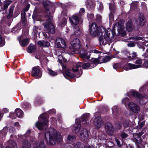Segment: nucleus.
<instances>
[{
	"label": "nucleus",
	"mask_w": 148,
	"mask_h": 148,
	"mask_svg": "<svg viewBox=\"0 0 148 148\" xmlns=\"http://www.w3.org/2000/svg\"><path fill=\"white\" fill-rule=\"evenodd\" d=\"M101 29L99 27L98 28L97 24L95 23H92L90 27L89 31L90 34L93 36H96L98 35H101V36L99 38V41L100 44L101 45H105L107 44H110L113 39L112 36H110V34L109 32H105L103 36L101 35L102 33L100 31Z\"/></svg>",
	"instance_id": "nucleus-1"
},
{
	"label": "nucleus",
	"mask_w": 148,
	"mask_h": 148,
	"mask_svg": "<svg viewBox=\"0 0 148 148\" xmlns=\"http://www.w3.org/2000/svg\"><path fill=\"white\" fill-rule=\"evenodd\" d=\"M45 136L47 141L49 139V144L52 145L55 144L56 142L60 143L62 140L60 133L53 128H49L45 133Z\"/></svg>",
	"instance_id": "nucleus-2"
},
{
	"label": "nucleus",
	"mask_w": 148,
	"mask_h": 148,
	"mask_svg": "<svg viewBox=\"0 0 148 148\" xmlns=\"http://www.w3.org/2000/svg\"><path fill=\"white\" fill-rule=\"evenodd\" d=\"M32 146L34 148L36 146V148H45V145L42 141L39 142L36 144H35V141L34 140H29V141L27 140H25L23 141V148H30Z\"/></svg>",
	"instance_id": "nucleus-3"
},
{
	"label": "nucleus",
	"mask_w": 148,
	"mask_h": 148,
	"mask_svg": "<svg viewBox=\"0 0 148 148\" xmlns=\"http://www.w3.org/2000/svg\"><path fill=\"white\" fill-rule=\"evenodd\" d=\"M48 119L45 117L44 115H41L39 117L38 121L35 125L39 130L45 129L47 127Z\"/></svg>",
	"instance_id": "nucleus-4"
},
{
	"label": "nucleus",
	"mask_w": 148,
	"mask_h": 148,
	"mask_svg": "<svg viewBox=\"0 0 148 148\" xmlns=\"http://www.w3.org/2000/svg\"><path fill=\"white\" fill-rule=\"evenodd\" d=\"M69 19L70 22L73 27H74V26H75L74 30L75 34L76 35H78L80 34V30L78 27L77 26L79 22V18L77 14H74L71 17H69Z\"/></svg>",
	"instance_id": "nucleus-5"
},
{
	"label": "nucleus",
	"mask_w": 148,
	"mask_h": 148,
	"mask_svg": "<svg viewBox=\"0 0 148 148\" xmlns=\"http://www.w3.org/2000/svg\"><path fill=\"white\" fill-rule=\"evenodd\" d=\"M46 19L48 18V20L46 21L47 25L45 26V28L47 31V32L48 34H53L55 32V29L53 24L51 22L52 21V16H47L45 17Z\"/></svg>",
	"instance_id": "nucleus-6"
},
{
	"label": "nucleus",
	"mask_w": 148,
	"mask_h": 148,
	"mask_svg": "<svg viewBox=\"0 0 148 148\" xmlns=\"http://www.w3.org/2000/svg\"><path fill=\"white\" fill-rule=\"evenodd\" d=\"M71 45L73 49V52L70 53L72 54L74 53H78L79 52V49L81 47V45L79 40L77 38L74 39L71 42Z\"/></svg>",
	"instance_id": "nucleus-7"
},
{
	"label": "nucleus",
	"mask_w": 148,
	"mask_h": 148,
	"mask_svg": "<svg viewBox=\"0 0 148 148\" xmlns=\"http://www.w3.org/2000/svg\"><path fill=\"white\" fill-rule=\"evenodd\" d=\"M80 126L79 120L78 119L76 121V125L75 126L73 132L77 135L79 134L81 136H82L84 133L85 134H88V132L86 129L83 128L80 129L79 128Z\"/></svg>",
	"instance_id": "nucleus-8"
},
{
	"label": "nucleus",
	"mask_w": 148,
	"mask_h": 148,
	"mask_svg": "<svg viewBox=\"0 0 148 148\" xmlns=\"http://www.w3.org/2000/svg\"><path fill=\"white\" fill-rule=\"evenodd\" d=\"M128 107L134 113H137L140 112V107L133 103H130L128 104Z\"/></svg>",
	"instance_id": "nucleus-9"
},
{
	"label": "nucleus",
	"mask_w": 148,
	"mask_h": 148,
	"mask_svg": "<svg viewBox=\"0 0 148 148\" xmlns=\"http://www.w3.org/2000/svg\"><path fill=\"white\" fill-rule=\"evenodd\" d=\"M56 46L57 47H61L64 49L66 47V43L63 39L58 38L56 39Z\"/></svg>",
	"instance_id": "nucleus-10"
},
{
	"label": "nucleus",
	"mask_w": 148,
	"mask_h": 148,
	"mask_svg": "<svg viewBox=\"0 0 148 148\" xmlns=\"http://www.w3.org/2000/svg\"><path fill=\"white\" fill-rule=\"evenodd\" d=\"M94 124L97 127L99 128L103 125L102 119L100 116H97L95 119L93 121Z\"/></svg>",
	"instance_id": "nucleus-11"
},
{
	"label": "nucleus",
	"mask_w": 148,
	"mask_h": 148,
	"mask_svg": "<svg viewBox=\"0 0 148 148\" xmlns=\"http://www.w3.org/2000/svg\"><path fill=\"white\" fill-rule=\"evenodd\" d=\"M64 50H58L57 53L58 55V61L60 63H62L63 62H65L66 60L64 58L62 55V54H64Z\"/></svg>",
	"instance_id": "nucleus-12"
},
{
	"label": "nucleus",
	"mask_w": 148,
	"mask_h": 148,
	"mask_svg": "<svg viewBox=\"0 0 148 148\" xmlns=\"http://www.w3.org/2000/svg\"><path fill=\"white\" fill-rule=\"evenodd\" d=\"M107 133L109 135H112L113 134L114 128L112 125L110 123H107L105 125Z\"/></svg>",
	"instance_id": "nucleus-13"
},
{
	"label": "nucleus",
	"mask_w": 148,
	"mask_h": 148,
	"mask_svg": "<svg viewBox=\"0 0 148 148\" xmlns=\"http://www.w3.org/2000/svg\"><path fill=\"white\" fill-rule=\"evenodd\" d=\"M42 73L40 71V68L39 66L34 67L32 70V75L34 76H36L39 75V77L41 76Z\"/></svg>",
	"instance_id": "nucleus-14"
},
{
	"label": "nucleus",
	"mask_w": 148,
	"mask_h": 148,
	"mask_svg": "<svg viewBox=\"0 0 148 148\" xmlns=\"http://www.w3.org/2000/svg\"><path fill=\"white\" fill-rule=\"evenodd\" d=\"M143 134V132H141V133H135L134 134L133 136L134 138V141L135 142L139 143L141 141V136Z\"/></svg>",
	"instance_id": "nucleus-15"
},
{
	"label": "nucleus",
	"mask_w": 148,
	"mask_h": 148,
	"mask_svg": "<svg viewBox=\"0 0 148 148\" xmlns=\"http://www.w3.org/2000/svg\"><path fill=\"white\" fill-rule=\"evenodd\" d=\"M80 56L83 59H88L90 58V54H88L85 50H82L80 52Z\"/></svg>",
	"instance_id": "nucleus-16"
},
{
	"label": "nucleus",
	"mask_w": 148,
	"mask_h": 148,
	"mask_svg": "<svg viewBox=\"0 0 148 148\" xmlns=\"http://www.w3.org/2000/svg\"><path fill=\"white\" fill-rule=\"evenodd\" d=\"M138 20L140 25L141 26L144 25L145 21L144 15L143 13H141L140 14L139 16Z\"/></svg>",
	"instance_id": "nucleus-17"
},
{
	"label": "nucleus",
	"mask_w": 148,
	"mask_h": 148,
	"mask_svg": "<svg viewBox=\"0 0 148 148\" xmlns=\"http://www.w3.org/2000/svg\"><path fill=\"white\" fill-rule=\"evenodd\" d=\"M111 58L109 56H101L99 57V63H106L109 61Z\"/></svg>",
	"instance_id": "nucleus-18"
},
{
	"label": "nucleus",
	"mask_w": 148,
	"mask_h": 148,
	"mask_svg": "<svg viewBox=\"0 0 148 148\" xmlns=\"http://www.w3.org/2000/svg\"><path fill=\"white\" fill-rule=\"evenodd\" d=\"M140 67V65H136L130 63L128 64L125 66L126 70H131Z\"/></svg>",
	"instance_id": "nucleus-19"
},
{
	"label": "nucleus",
	"mask_w": 148,
	"mask_h": 148,
	"mask_svg": "<svg viewBox=\"0 0 148 148\" xmlns=\"http://www.w3.org/2000/svg\"><path fill=\"white\" fill-rule=\"evenodd\" d=\"M82 63L81 62L74 63L73 64L72 70L73 72H76L79 70V68H80Z\"/></svg>",
	"instance_id": "nucleus-20"
},
{
	"label": "nucleus",
	"mask_w": 148,
	"mask_h": 148,
	"mask_svg": "<svg viewBox=\"0 0 148 148\" xmlns=\"http://www.w3.org/2000/svg\"><path fill=\"white\" fill-rule=\"evenodd\" d=\"M81 66H82V67L83 69H86L88 68L90 69L92 68L95 66L96 64H95L94 66V65L92 63H91L90 64L88 63H85L83 64H82Z\"/></svg>",
	"instance_id": "nucleus-21"
},
{
	"label": "nucleus",
	"mask_w": 148,
	"mask_h": 148,
	"mask_svg": "<svg viewBox=\"0 0 148 148\" xmlns=\"http://www.w3.org/2000/svg\"><path fill=\"white\" fill-rule=\"evenodd\" d=\"M12 0H6L3 3V8L4 10H6L8 6L12 3Z\"/></svg>",
	"instance_id": "nucleus-22"
},
{
	"label": "nucleus",
	"mask_w": 148,
	"mask_h": 148,
	"mask_svg": "<svg viewBox=\"0 0 148 148\" xmlns=\"http://www.w3.org/2000/svg\"><path fill=\"white\" fill-rule=\"evenodd\" d=\"M15 112L18 117L21 118L23 116V112L21 109L19 108L16 109L15 110Z\"/></svg>",
	"instance_id": "nucleus-23"
},
{
	"label": "nucleus",
	"mask_w": 148,
	"mask_h": 148,
	"mask_svg": "<svg viewBox=\"0 0 148 148\" xmlns=\"http://www.w3.org/2000/svg\"><path fill=\"white\" fill-rule=\"evenodd\" d=\"M87 7L88 8L92 9L94 8L95 5V3L91 0H88L87 3Z\"/></svg>",
	"instance_id": "nucleus-24"
},
{
	"label": "nucleus",
	"mask_w": 148,
	"mask_h": 148,
	"mask_svg": "<svg viewBox=\"0 0 148 148\" xmlns=\"http://www.w3.org/2000/svg\"><path fill=\"white\" fill-rule=\"evenodd\" d=\"M126 25L127 30L129 32L131 31L132 29L131 21H128Z\"/></svg>",
	"instance_id": "nucleus-25"
},
{
	"label": "nucleus",
	"mask_w": 148,
	"mask_h": 148,
	"mask_svg": "<svg viewBox=\"0 0 148 148\" xmlns=\"http://www.w3.org/2000/svg\"><path fill=\"white\" fill-rule=\"evenodd\" d=\"M35 50V46L32 44H30L28 47L27 52L29 53H32L34 52Z\"/></svg>",
	"instance_id": "nucleus-26"
},
{
	"label": "nucleus",
	"mask_w": 148,
	"mask_h": 148,
	"mask_svg": "<svg viewBox=\"0 0 148 148\" xmlns=\"http://www.w3.org/2000/svg\"><path fill=\"white\" fill-rule=\"evenodd\" d=\"M29 38H26L23 40L21 44V46L23 47L26 46L29 43Z\"/></svg>",
	"instance_id": "nucleus-27"
},
{
	"label": "nucleus",
	"mask_w": 148,
	"mask_h": 148,
	"mask_svg": "<svg viewBox=\"0 0 148 148\" xmlns=\"http://www.w3.org/2000/svg\"><path fill=\"white\" fill-rule=\"evenodd\" d=\"M37 11V10L36 8L34 11L32 17L34 20H36V19L39 16V14L38 13Z\"/></svg>",
	"instance_id": "nucleus-28"
},
{
	"label": "nucleus",
	"mask_w": 148,
	"mask_h": 148,
	"mask_svg": "<svg viewBox=\"0 0 148 148\" xmlns=\"http://www.w3.org/2000/svg\"><path fill=\"white\" fill-rule=\"evenodd\" d=\"M137 56V54L136 53L134 52L132 54H131L130 56H128V58L130 60H133Z\"/></svg>",
	"instance_id": "nucleus-29"
},
{
	"label": "nucleus",
	"mask_w": 148,
	"mask_h": 148,
	"mask_svg": "<svg viewBox=\"0 0 148 148\" xmlns=\"http://www.w3.org/2000/svg\"><path fill=\"white\" fill-rule=\"evenodd\" d=\"M13 10L14 8L13 7H11L10 8L9 14L7 16L8 19H9L12 17L13 13Z\"/></svg>",
	"instance_id": "nucleus-30"
},
{
	"label": "nucleus",
	"mask_w": 148,
	"mask_h": 148,
	"mask_svg": "<svg viewBox=\"0 0 148 148\" xmlns=\"http://www.w3.org/2000/svg\"><path fill=\"white\" fill-rule=\"evenodd\" d=\"M123 29L122 27H120L119 29H118V30L119 33L122 34V36H124L126 35V33Z\"/></svg>",
	"instance_id": "nucleus-31"
},
{
	"label": "nucleus",
	"mask_w": 148,
	"mask_h": 148,
	"mask_svg": "<svg viewBox=\"0 0 148 148\" xmlns=\"http://www.w3.org/2000/svg\"><path fill=\"white\" fill-rule=\"evenodd\" d=\"M48 73L51 76H54L57 75V73L56 72L51 70V69H48Z\"/></svg>",
	"instance_id": "nucleus-32"
},
{
	"label": "nucleus",
	"mask_w": 148,
	"mask_h": 148,
	"mask_svg": "<svg viewBox=\"0 0 148 148\" xmlns=\"http://www.w3.org/2000/svg\"><path fill=\"white\" fill-rule=\"evenodd\" d=\"M132 95L134 97H136L140 98H143V97L140 94L138 93L137 92H133L132 93Z\"/></svg>",
	"instance_id": "nucleus-33"
},
{
	"label": "nucleus",
	"mask_w": 148,
	"mask_h": 148,
	"mask_svg": "<svg viewBox=\"0 0 148 148\" xmlns=\"http://www.w3.org/2000/svg\"><path fill=\"white\" fill-rule=\"evenodd\" d=\"M21 17L22 21L23 23H25L26 22V19L25 17V13H22L21 14Z\"/></svg>",
	"instance_id": "nucleus-34"
},
{
	"label": "nucleus",
	"mask_w": 148,
	"mask_h": 148,
	"mask_svg": "<svg viewBox=\"0 0 148 148\" xmlns=\"http://www.w3.org/2000/svg\"><path fill=\"white\" fill-rule=\"evenodd\" d=\"M89 116V114L87 113L86 114H85L82 116V118L84 120V121H86L88 119Z\"/></svg>",
	"instance_id": "nucleus-35"
},
{
	"label": "nucleus",
	"mask_w": 148,
	"mask_h": 148,
	"mask_svg": "<svg viewBox=\"0 0 148 148\" xmlns=\"http://www.w3.org/2000/svg\"><path fill=\"white\" fill-rule=\"evenodd\" d=\"M75 136H71L70 135H69L67 137V140L68 141H70L75 139Z\"/></svg>",
	"instance_id": "nucleus-36"
},
{
	"label": "nucleus",
	"mask_w": 148,
	"mask_h": 148,
	"mask_svg": "<svg viewBox=\"0 0 148 148\" xmlns=\"http://www.w3.org/2000/svg\"><path fill=\"white\" fill-rule=\"evenodd\" d=\"M130 39L135 40H138L142 39V38L140 36H134L131 38Z\"/></svg>",
	"instance_id": "nucleus-37"
},
{
	"label": "nucleus",
	"mask_w": 148,
	"mask_h": 148,
	"mask_svg": "<svg viewBox=\"0 0 148 148\" xmlns=\"http://www.w3.org/2000/svg\"><path fill=\"white\" fill-rule=\"evenodd\" d=\"M50 43L49 42L43 41V47H48L50 46Z\"/></svg>",
	"instance_id": "nucleus-38"
},
{
	"label": "nucleus",
	"mask_w": 148,
	"mask_h": 148,
	"mask_svg": "<svg viewBox=\"0 0 148 148\" xmlns=\"http://www.w3.org/2000/svg\"><path fill=\"white\" fill-rule=\"evenodd\" d=\"M43 3L45 6H47L49 4V2L47 0H43Z\"/></svg>",
	"instance_id": "nucleus-39"
},
{
	"label": "nucleus",
	"mask_w": 148,
	"mask_h": 148,
	"mask_svg": "<svg viewBox=\"0 0 148 148\" xmlns=\"http://www.w3.org/2000/svg\"><path fill=\"white\" fill-rule=\"evenodd\" d=\"M145 122L143 121L139 123L138 126V128L140 129L142 128L145 124Z\"/></svg>",
	"instance_id": "nucleus-40"
},
{
	"label": "nucleus",
	"mask_w": 148,
	"mask_h": 148,
	"mask_svg": "<svg viewBox=\"0 0 148 148\" xmlns=\"http://www.w3.org/2000/svg\"><path fill=\"white\" fill-rule=\"evenodd\" d=\"M142 63V61L140 59H138L136 60L135 62V64H138V65H140V67L141 66V64Z\"/></svg>",
	"instance_id": "nucleus-41"
},
{
	"label": "nucleus",
	"mask_w": 148,
	"mask_h": 148,
	"mask_svg": "<svg viewBox=\"0 0 148 148\" xmlns=\"http://www.w3.org/2000/svg\"><path fill=\"white\" fill-rule=\"evenodd\" d=\"M65 74L68 77H71L72 76L71 73L68 70L65 71Z\"/></svg>",
	"instance_id": "nucleus-42"
},
{
	"label": "nucleus",
	"mask_w": 148,
	"mask_h": 148,
	"mask_svg": "<svg viewBox=\"0 0 148 148\" xmlns=\"http://www.w3.org/2000/svg\"><path fill=\"white\" fill-rule=\"evenodd\" d=\"M5 44L4 40L3 39L2 36L0 35V44L3 45Z\"/></svg>",
	"instance_id": "nucleus-43"
},
{
	"label": "nucleus",
	"mask_w": 148,
	"mask_h": 148,
	"mask_svg": "<svg viewBox=\"0 0 148 148\" xmlns=\"http://www.w3.org/2000/svg\"><path fill=\"white\" fill-rule=\"evenodd\" d=\"M117 107L116 106H114L112 108L113 113L114 115H116V111Z\"/></svg>",
	"instance_id": "nucleus-44"
},
{
	"label": "nucleus",
	"mask_w": 148,
	"mask_h": 148,
	"mask_svg": "<svg viewBox=\"0 0 148 148\" xmlns=\"http://www.w3.org/2000/svg\"><path fill=\"white\" fill-rule=\"evenodd\" d=\"M128 135L126 133L123 132L121 134V136L122 138H125L127 137Z\"/></svg>",
	"instance_id": "nucleus-45"
},
{
	"label": "nucleus",
	"mask_w": 148,
	"mask_h": 148,
	"mask_svg": "<svg viewBox=\"0 0 148 148\" xmlns=\"http://www.w3.org/2000/svg\"><path fill=\"white\" fill-rule=\"evenodd\" d=\"M96 19L99 22L101 21V17L100 15H97L96 16Z\"/></svg>",
	"instance_id": "nucleus-46"
},
{
	"label": "nucleus",
	"mask_w": 148,
	"mask_h": 148,
	"mask_svg": "<svg viewBox=\"0 0 148 148\" xmlns=\"http://www.w3.org/2000/svg\"><path fill=\"white\" fill-rule=\"evenodd\" d=\"M129 125L128 122L127 121H125L123 124V126L125 128H127L128 126Z\"/></svg>",
	"instance_id": "nucleus-47"
},
{
	"label": "nucleus",
	"mask_w": 148,
	"mask_h": 148,
	"mask_svg": "<svg viewBox=\"0 0 148 148\" xmlns=\"http://www.w3.org/2000/svg\"><path fill=\"white\" fill-rule=\"evenodd\" d=\"M93 62L94 63H100L99 61V57L97 59H95L93 60ZM93 64L94 65L95 64H94L93 63Z\"/></svg>",
	"instance_id": "nucleus-48"
},
{
	"label": "nucleus",
	"mask_w": 148,
	"mask_h": 148,
	"mask_svg": "<svg viewBox=\"0 0 148 148\" xmlns=\"http://www.w3.org/2000/svg\"><path fill=\"white\" fill-rule=\"evenodd\" d=\"M115 141L116 142V143L118 145V146L120 147L121 146V145L120 144V141H119L118 139L116 138L115 139Z\"/></svg>",
	"instance_id": "nucleus-49"
},
{
	"label": "nucleus",
	"mask_w": 148,
	"mask_h": 148,
	"mask_svg": "<svg viewBox=\"0 0 148 148\" xmlns=\"http://www.w3.org/2000/svg\"><path fill=\"white\" fill-rule=\"evenodd\" d=\"M135 46V44L133 42H130L128 44V46L129 47H134Z\"/></svg>",
	"instance_id": "nucleus-50"
},
{
	"label": "nucleus",
	"mask_w": 148,
	"mask_h": 148,
	"mask_svg": "<svg viewBox=\"0 0 148 148\" xmlns=\"http://www.w3.org/2000/svg\"><path fill=\"white\" fill-rule=\"evenodd\" d=\"M113 66L114 69H116L117 68L119 67V65L118 64H115L113 65Z\"/></svg>",
	"instance_id": "nucleus-51"
},
{
	"label": "nucleus",
	"mask_w": 148,
	"mask_h": 148,
	"mask_svg": "<svg viewBox=\"0 0 148 148\" xmlns=\"http://www.w3.org/2000/svg\"><path fill=\"white\" fill-rule=\"evenodd\" d=\"M144 66L146 68H148V60L145 61L144 64Z\"/></svg>",
	"instance_id": "nucleus-52"
},
{
	"label": "nucleus",
	"mask_w": 148,
	"mask_h": 148,
	"mask_svg": "<svg viewBox=\"0 0 148 148\" xmlns=\"http://www.w3.org/2000/svg\"><path fill=\"white\" fill-rule=\"evenodd\" d=\"M37 44L38 45L40 46L43 47V41H39L37 42Z\"/></svg>",
	"instance_id": "nucleus-53"
},
{
	"label": "nucleus",
	"mask_w": 148,
	"mask_h": 148,
	"mask_svg": "<svg viewBox=\"0 0 148 148\" xmlns=\"http://www.w3.org/2000/svg\"><path fill=\"white\" fill-rule=\"evenodd\" d=\"M129 99L127 98H125L124 99L122 100V102L124 103L125 104L126 101H128Z\"/></svg>",
	"instance_id": "nucleus-54"
},
{
	"label": "nucleus",
	"mask_w": 148,
	"mask_h": 148,
	"mask_svg": "<svg viewBox=\"0 0 148 148\" xmlns=\"http://www.w3.org/2000/svg\"><path fill=\"white\" fill-rule=\"evenodd\" d=\"M88 17L90 18H92L94 17V15L93 14H88L87 15Z\"/></svg>",
	"instance_id": "nucleus-55"
},
{
	"label": "nucleus",
	"mask_w": 148,
	"mask_h": 148,
	"mask_svg": "<svg viewBox=\"0 0 148 148\" xmlns=\"http://www.w3.org/2000/svg\"><path fill=\"white\" fill-rule=\"evenodd\" d=\"M51 119V122L52 123V124L54 123H54L56 122V120L55 118H52Z\"/></svg>",
	"instance_id": "nucleus-56"
},
{
	"label": "nucleus",
	"mask_w": 148,
	"mask_h": 148,
	"mask_svg": "<svg viewBox=\"0 0 148 148\" xmlns=\"http://www.w3.org/2000/svg\"><path fill=\"white\" fill-rule=\"evenodd\" d=\"M116 127L117 129H120L121 127V124L118 123L116 124Z\"/></svg>",
	"instance_id": "nucleus-57"
},
{
	"label": "nucleus",
	"mask_w": 148,
	"mask_h": 148,
	"mask_svg": "<svg viewBox=\"0 0 148 148\" xmlns=\"http://www.w3.org/2000/svg\"><path fill=\"white\" fill-rule=\"evenodd\" d=\"M85 12L84 9L83 8H81L79 11V13L81 14H82L83 13H84Z\"/></svg>",
	"instance_id": "nucleus-58"
},
{
	"label": "nucleus",
	"mask_w": 148,
	"mask_h": 148,
	"mask_svg": "<svg viewBox=\"0 0 148 148\" xmlns=\"http://www.w3.org/2000/svg\"><path fill=\"white\" fill-rule=\"evenodd\" d=\"M8 112V110L6 108H5L3 110V112L4 113H6Z\"/></svg>",
	"instance_id": "nucleus-59"
},
{
	"label": "nucleus",
	"mask_w": 148,
	"mask_h": 148,
	"mask_svg": "<svg viewBox=\"0 0 148 148\" xmlns=\"http://www.w3.org/2000/svg\"><path fill=\"white\" fill-rule=\"evenodd\" d=\"M63 24H62V26L64 25H65L66 23V20L65 18H63Z\"/></svg>",
	"instance_id": "nucleus-60"
},
{
	"label": "nucleus",
	"mask_w": 148,
	"mask_h": 148,
	"mask_svg": "<svg viewBox=\"0 0 148 148\" xmlns=\"http://www.w3.org/2000/svg\"><path fill=\"white\" fill-rule=\"evenodd\" d=\"M14 125L16 127H18L20 125L19 123L18 122H16L14 123Z\"/></svg>",
	"instance_id": "nucleus-61"
},
{
	"label": "nucleus",
	"mask_w": 148,
	"mask_h": 148,
	"mask_svg": "<svg viewBox=\"0 0 148 148\" xmlns=\"http://www.w3.org/2000/svg\"><path fill=\"white\" fill-rule=\"evenodd\" d=\"M30 131L29 130H28L26 132V134H25V136L26 135H29L30 134Z\"/></svg>",
	"instance_id": "nucleus-62"
},
{
	"label": "nucleus",
	"mask_w": 148,
	"mask_h": 148,
	"mask_svg": "<svg viewBox=\"0 0 148 148\" xmlns=\"http://www.w3.org/2000/svg\"><path fill=\"white\" fill-rule=\"evenodd\" d=\"M44 36L45 37L47 38L48 37V35L44 32H43Z\"/></svg>",
	"instance_id": "nucleus-63"
},
{
	"label": "nucleus",
	"mask_w": 148,
	"mask_h": 148,
	"mask_svg": "<svg viewBox=\"0 0 148 148\" xmlns=\"http://www.w3.org/2000/svg\"><path fill=\"white\" fill-rule=\"evenodd\" d=\"M94 53H100V52L99 51H97V50H94Z\"/></svg>",
	"instance_id": "nucleus-64"
}]
</instances>
